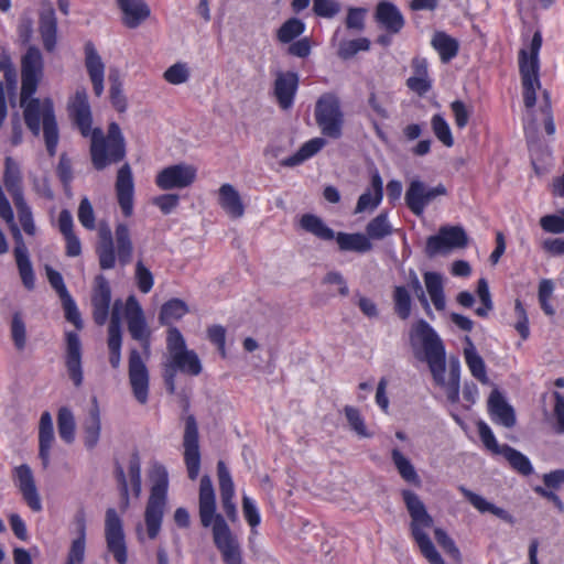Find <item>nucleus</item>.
<instances>
[{
  "label": "nucleus",
  "mask_w": 564,
  "mask_h": 564,
  "mask_svg": "<svg viewBox=\"0 0 564 564\" xmlns=\"http://www.w3.org/2000/svg\"><path fill=\"white\" fill-rule=\"evenodd\" d=\"M410 343L414 351L422 350L433 380L442 388L451 403L459 400L460 366L456 358L449 360L446 369L445 348L434 329L423 319L416 322L410 332ZM417 356V352H415Z\"/></svg>",
  "instance_id": "1"
},
{
  "label": "nucleus",
  "mask_w": 564,
  "mask_h": 564,
  "mask_svg": "<svg viewBox=\"0 0 564 564\" xmlns=\"http://www.w3.org/2000/svg\"><path fill=\"white\" fill-rule=\"evenodd\" d=\"M199 518L202 525H213L214 543L225 564H242V553L237 538L231 533L221 514L216 513V499L212 480L203 476L199 486Z\"/></svg>",
  "instance_id": "2"
},
{
  "label": "nucleus",
  "mask_w": 564,
  "mask_h": 564,
  "mask_svg": "<svg viewBox=\"0 0 564 564\" xmlns=\"http://www.w3.org/2000/svg\"><path fill=\"white\" fill-rule=\"evenodd\" d=\"M162 378L169 393L176 391V376L182 373L197 377L203 364L197 352L187 347L186 340L176 327H170L166 334V348L161 365Z\"/></svg>",
  "instance_id": "3"
},
{
  "label": "nucleus",
  "mask_w": 564,
  "mask_h": 564,
  "mask_svg": "<svg viewBox=\"0 0 564 564\" xmlns=\"http://www.w3.org/2000/svg\"><path fill=\"white\" fill-rule=\"evenodd\" d=\"M96 253L99 267L102 270L113 269L117 259L121 265L128 264L133 253V242L128 225L123 223L117 224L112 235L107 224H100L98 227Z\"/></svg>",
  "instance_id": "4"
},
{
  "label": "nucleus",
  "mask_w": 564,
  "mask_h": 564,
  "mask_svg": "<svg viewBox=\"0 0 564 564\" xmlns=\"http://www.w3.org/2000/svg\"><path fill=\"white\" fill-rule=\"evenodd\" d=\"M20 106L23 108V117L29 130L39 137L43 128L47 152L51 156L55 155L58 129L52 100L20 95Z\"/></svg>",
  "instance_id": "5"
},
{
  "label": "nucleus",
  "mask_w": 564,
  "mask_h": 564,
  "mask_svg": "<svg viewBox=\"0 0 564 564\" xmlns=\"http://www.w3.org/2000/svg\"><path fill=\"white\" fill-rule=\"evenodd\" d=\"M402 497L411 517L410 529L412 536L422 555L430 564H445L429 536V530L432 529L434 521L426 511L424 503L416 494L410 490H403Z\"/></svg>",
  "instance_id": "6"
},
{
  "label": "nucleus",
  "mask_w": 564,
  "mask_h": 564,
  "mask_svg": "<svg viewBox=\"0 0 564 564\" xmlns=\"http://www.w3.org/2000/svg\"><path fill=\"white\" fill-rule=\"evenodd\" d=\"M90 156L95 169L104 170L126 155L124 138L116 122L108 126L107 134L100 129L90 130Z\"/></svg>",
  "instance_id": "7"
},
{
  "label": "nucleus",
  "mask_w": 564,
  "mask_h": 564,
  "mask_svg": "<svg viewBox=\"0 0 564 564\" xmlns=\"http://www.w3.org/2000/svg\"><path fill=\"white\" fill-rule=\"evenodd\" d=\"M3 184L12 197L22 229L26 235L34 236L36 226L32 210L24 198L21 169L11 156L4 160Z\"/></svg>",
  "instance_id": "8"
},
{
  "label": "nucleus",
  "mask_w": 564,
  "mask_h": 564,
  "mask_svg": "<svg viewBox=\"0 0 564 564\" xmlns=\"http://www.w3.org/2000/svg\"><path fill=\"white\" fill-rule=\"evenodd\" d=\"M153 485L145 508V525L150 539H155L160 532L164 513L166 491H167V471L163 466H154L151 471Z\"/></svg>",
  "instance_id": "9"
},
{
  "label": "nucleus",
  "mask_w": 564,
  "mask_h": 564,
  "mask_svg": "<svg viewBox=\"0 0 564 564\" xmlns=\"http://www.w3.org/2000/svg\"><path fill=\"white\" fill-rule=\"evenodd\" d=\"M314 118L323 135L332 139H339L343 135L345 116L337 94L324 93L318 97Z\"/></svg>",
  "instance_id": "10"
},
{
  "label": "nucleus",
  "mask_w": 564,
  "mask_h": 564,
  "mask_svg": "<svg viewBox=\"0 0 564 564\" xmlns=\"http://www.w3.org/2000/svg\"><path fill=\"white\" fill-rule=\"evenodd\" d=\"M128 378L134 399L145 404L149 399L150 373L145 360L135 348L129 351Z\"/></svg>",
  "instance_id": "11"
},
{
  "label": "nucleus",
  "mask_w": 564,
  "mask_h": 564,
  "mask_svg": "<svg viewBox=\"0 0 564 564\" xmlns=\"http://www.w3.org/2000/svg\"><path fill=\"white\" fill-rule=\"evenodd\" d=\"M44 73V62L40 50L30 46L21 59V95L32 96L39 86Z\"/></svg>",
  "instance_id": "12"
},
{
  "label": "nucleus",
  "mask_w": 564,
  "mask_h": 564,
  "mask_svg": "<svg viewBox=\"0 0 564 564\" xmlns=\"http://www.w3.org/2000/svg\"><path fill=\"white\" fill-rule=\"evenodd\" d=\"M468 237L459 226L441 227L438 234L431 236L426 241V253L433 257L437 253H446L453 249L465 248Z\"/></svg>",
  "instance_id": "13"
},
{
  "label": "nucleus",
  "mask_w": 564,
  "mask_h": 564,
  "mask_svg": "<svg viewBox=\"0 0 564 564\" xmlns=\"http://www.w3.org/2000/svg\"><path fill=\"white\" fill-rule=\"evenodd\" d=\"M184 462L189 479L195 480L200 468V453L198 444V426L195 417L189 414L184 419Z\"/></svg>",
  "instance_id": "14"
},
{
  "label": "nucleus",
  "mask_w": 564,
  "mask_h": 564,
  "mask_svg": "<svg viewBox=\"0 0 564 564\" xmlns=\"http://www.w3.org/2000/svg\"><path fill=\"white\" fill-rule=\"evenodd\" d=\"M105 538L108 551L119 564L128 561L122 521L117 511L109 508L105 518Z\"/></svg>",
  "instance_id": "15"
},
{
  "label": "nucleus",
  "mask_w": 564,
  "mask_h": 564,
  "mask_svg": "<svg viewBox=\"0 0 564 564\" xmlns=\"http://www.w3.org/2000/svg\"><path fill=\"white\" fill-rule=\"evenodd\" d=\"M446 194V187L443 184H438L435 187L429 188L426 185L419 181H411L405 192V203L410 210L421 216L424 213L425 207L437 196Z\"/></svg>",
  "instance_id": "16"
},
{
  "label": "nucleus",
  "mask_w": 564,
  "mask_h": 564,
  "mask_svg": "<svg viewBox=\"0 0 564 564\" xmlns=\"http://www.w3.org/2000/svg\"><path fill=\"white\" fill-rule=\"evenodd\" d=\"M128 330L133 339L141 343L147 357L150 354L151 332L145 323L143 311L134 296L128 297L124 305Z\"/></svg>",
  "instance_id": "17"
},
{
  "label": "nucleus",
  "mask_w": 564,
  "mask_h": 564,
  "mask_svg": "<svg viewBox=\"0 0 564 564\" xmlns=\"http://www.w3.org/2000/svg\"><path fill=\"white\" fill-rule=\"evenodd\" d=\"M69 117L84 137H89L91 129V110L86 88L78 87L67 102Z\"/></svg>",
  "instance_id": "18"
},
{
  "label": "nucleus",
  "mask_w": 564,
  "mask_h": 564,
  "mask_svg": "<svg viewBox=\"0 0 564 564\" xmlns=\"http://www.w3.org/2000/svg\"><path fill=\"white\" fill-rule=\"evenodd\" d=\"M196 169L188 164H175L163 169L156 175L155 183L163 189L184 188L194 183Z\"/></svg>",
  "instance_id": "19"
},
{
  "label": "nucleus",
  "mask_w": 564,
  "mask_h": 564,
  "mask_svg": "<svg viewBox=\"0 0 564 564\" xmlns=\"http://www.w3.org/2000/svg\"><path fill=\"white\" fill-rule=\"evenodd\" d=\"M14 484L22 495L23 500L33 511H41L42 503L35 485L32 469L29 465L22 464L13 470Z\"/></svg>",
  "instance_id": "20"
},
{
  "label": "nucleus",
  "mask_w": 564,
  "mask_h": 564,
  "mask_svg": "<svg viewBox=\"0 0 564 564\" xmlns=\"http://www.w3.org/2000/svg\"><path fill=\"white\" fill-rule=\"evenodd\" d=\"M123 304L121 301H116L112 306L110 324L108 327V349L109 362L113 369H118L121 365V327H120V311Z\"/></svg>",
  "instance_id": "21"
},
{
  "label": "nucleus",
  "mask_w": 564,
  "mask_h": 564,
  "mask_svg": "<svg viewBox=\"0 0 564 564\" xmlns=\"http://www.w3.org/2000/svg\"><path fill=\"white\" fill-rule=\"evenodd\" d=\"M65 365L74 386L80 387L84 380L82 368V344L78 335L75 333H67L66 335Z\"/></svg>",
  "instance_id": "22"
},
{
  "label": "nucleus",
  "mask_w": 564,
  "mask_h": 564,
  "mask_svg": "<svg viewBox=\"0 0 564 564\" xmlns=\"http://www.w3.org/2000/svg\"><path fill=\"white\" fill-rule=\"evenodd\" d=\"M116 193L123 215L130 217L133 213V177L129 164H123L117 173Z\"/></svg>",
  "instance_id": "23"
},
{
  "label": "nucleus",
  "mask_w": 564,
  "mask_h": 564,
  "mask_svg": "<svg viewBox=\"0 0 564 564\" xmlns=\"http://www.w3.org/2000/svg\"><path fill=\"white\" fill-rule=\"evenodd\" d=\"M299 85V76L294 72H278L273 93L280 108L286 110L293 105L294 96Z\"/></svg>",
  "instance_id": "24"
},
{
  "label": "nucleus",
  "mask_w": 564,
  "mask_h": 564,
  "mask_svg": "<svg viewBox=\"0 0 564 564\" xmlns=\"http://www.w3.org/2000/svg\"><path fill=\"white\" fill-rule=\"evenodd\" d=\"M217 203L224 213L231 219L242 218L246 205L239 191L231 184H223L217 192Z\"/></svg>",
  "instance_id": "25"
},
{
  "label": "nucleus",
  "mask_w": 564,
  "mask_h": 564,
  "mask_svg": "<svg viewBox=\"0 0 564 564\" xmlns=\"http://www.w3.org/2000/svg\"><path fill=\"white\" fill-rule=\"evenodd\" d=\"M111 292L104 275H97L91 296L93 316L98 325H104L108 318Z\"/></svg>",
  "instance_id": "26"
},
{
  "label": "nucleus",
  "mask_w": 564,
  "mask_h": 564,
  "mask_svg": "<svg viewBox=\"0 0 564 564\" xmlns=\"http://www.w3.org/2000/svg\"><path fill=\"white\" fill-rule=\"evenodd\" d=\"M121 12V21L124 26L135 29L140 26L151 14L150 7L144 0H116Z\"/></svg>",
  "instance_id": "27"
},
{
  "label": "nucleus",
  "mask_w": 564,
  "mask_h": 564,
  "mask_svg": "<svg viewBox=\"0 0 564 564\" xmlns=\"http://www.w3.org/2000/svg\"><path fill=\"white\" fill-rule=\"evenodd\" d=\"M463 356L470 375L481 384L494 386L487 373V366L469 336L464 339Z\"/></svg>",
  "instance_id": "28"
},
{
  "label": "nucleus",
  "mask_w": 564,
  "mask_h": 564,
  "mask_svg": "<svg viewBox=\"0 0 564 564\" xmlns=\"http://www.w3.org/2000/svg\"><path fill=\"white\" fill-rule=\"evenodd\" d=\"M488 411L495 423L505 427H512L516 424L513 408L506 401L501 392L495 387L488 398Z\"/></svg>",
  "instance_id": "29"
},
{
  "label": "nucleus",
  "mask_w": 564,
  "mask_h": 564,
  "mask_svg": "<svg viewBox=\"0 0 564 564\" xmlns=\"http://www.w3.org/2000/svg\"><path fill=\"white\" fill-rule=\"evenodd\" d=\"M85 66L96 96L104 91L105 64L93 43L85 45Z\"/></svg>",
  "instance_id": "30"
},
{
  "label": "nucleus",
  "mask_w": 564,
  "mask_h": 564,
  "mask_svg": "<svg viewBox=\"0 0 564 564\" xmlns=\"http://www.w3.org/2000/svg\"><path fill=\"white\" fill-rule=\"evenodd\" d=\"M39 31L46 51L51 52L56 45L57 21L50 1L42 3Z\"/></svg>",
  "instance_id": "31"
},
{
  "label": "nucleus",
  "mask_w": 564,
  "mask_h": 564,
  "mask_svg": "<svg viewBox=\"0 0 564 564\" xmlns=\"http://www.w3.org/2000/svg\"><path fill=\"white\" fill-rule=\"evenodd\" d=\"M376 21L389 33L397 34L404 26L401 11L390 1H380L375 12Z\"/></svg>",
  "instance_id": "32"
},
{
  "label": "nucleus",
  "mask_w": 564,
  "mask_h": 564,
  "mask_svg": "<svg viewBox=\"0 0 564 564\" xmlns=\"http://www.w3.org/2000/svg\"><path fill=\"white\" fill-rule=\"evenodd\" d=\"M539 72L540 68L519 67L523 104L529 111H531L536 104L538 91H544L542 90Z\"/></svg>",
  "instance_id": "33"
},
{
  "label": "nucleus",
  "mask_w": 564,
  "mask_h": 564,
  "mask_svg": "<svg viewBox=\"0 0 564 564\" xmlns=\"http://www.w3.org/2000/svg\"><path fill=\"white\" fill-rule=\"evenodd\" d=\"M217 473L224 511L231 521H235L237 519V510L232 501L235 495V487L230 473L227 469L225 463L221 460L218 462L217 464Z\"/></svg>",
  "instance_id": "34"
},
{
  "label": "nucleus",
  "mask_w": 564,
  "mask_h": 564,
  "mask_svg": "<svg viewBox=\"0 0 564 564\" xmlns=\"http://www.w3.org/2000/svg\"><path fill=\"white\" fill-rule=\"evenodd\" d=\"M55 441L53 420L50 412L42 413L39 423V457L42 460L43 468H47L51 458V448Z\"/></svg>",
  "instance_id": "35"
},
{
  "label": "nucleus",
  "mask_w": 564,
  "mask_h": 564,
  "mask_svg": "<svg viewBox=\"0 0 564 564\" xmlns=\"http://www.w3.org/2000/svg\"><path fill=\"white\" fill-rule=\"evenodd\" d=\"M383 196V183L378 172L371 176V188L367 189L358 198L355 214L375 210L381 203Z\"/></svg>",
  "instance_id": "36"
},
{
  "label": "nucleus",
  "mask_w": 564,
  "mask_h": 564,
  "mask_svg": "<svg viewBox=\"0 0 564 564\" xmlns=\"http://www.w3.org/2000/svg\"><path fill=\"white\" fill-rule=\"evenodd\" d=\"M458 489L463 494V496L469 501V503L479 512H489L503 521H507L509 523L513 522L512 516L505 509L492 505L491 502L487 501L482 496L467 489L464 486H459Z\"/></svg>",
  "instance_id": "37"
},
{
  "label": "nucleus",
  "mask_w": 564,
  "mask_h": 564,
  "mask_svg": "<svg viewBox=\"0 0 564 564\" xmlns=\"http://www.w3.org/2000/svg\"><path fill=\"white\" fill-rule=\"evenodd\" d=\"M335 238L341 251L365 253L370 251L373 247L366 234L338 232Z\"/></svg>",
  "instance_id": "38"
},
{
  "label": "nucleus",
  "mask_w": 564,
  "mask_h": 564,
  "mask_svg": "<svg viewBox=\"0 0 564 564\" xmlns=\"http://www.w3.org/2000/svg\"><path fill=\"white\" fill-rule=\"evenodd\" d=\"M424 284L434 307L437 311H443L446 306V300L442 275L436 272H425Z\"/></svg>",
  "instance_id": "39"
},
{
  "label": "nucleus",
  "mask_w": 564,
  "mask_h": 564,
  "mask_svg": "<svg viewBox=\"0 0 564 564\" xmlns=\"http://www.w3.org/2000/svg\"><path fill=\"white\" fill-rule=\"evenodd\" d=\"M325 144L326 141L323 138L311 139L307 142H305L295 154L284 159L282 161V165L289 167L296 166L303 163L304 161L308 160L313 155H315L319 150H322L325 147Z\"/></svg>",
  "instance_id": "40"
},
{
  "label": "nucleus",
  "mask_w": 564,
  "mask_h": 564,
  "mask_svg": "<svg viewBox=\"0 0 564 564\" xmlns=\"http://www.w3.org/2000/svg\"><path fill=\"white\" fill-rule=\"evenodd\" d=\"M101 423H100V410L97 400H93V405L88 412V419L85 423V444L88 448H93L97 445L100 436Z\"/></svg>",
  "instance_id": "41"
},
{
  "label": "nucleus",
  "mask_w": 564,
  "mask_h": 564,
  "mask_svg": "<svg viewBox=\"0 0 564 564\" xmlns=\"http://www.w3.org/2000/svg\"><path fill=\"white\" fill-rule=\"evenodd\" d=\"M301 227L307 232L322 240H333L335 232L317 216L312 214L303 215L300 220Z\"/></svg>",
  "instance_id": "42"
},
{
  "label": "nucleus",
  "mask_w": 564,
  "mask_h": 564,
  "mask_svg": "<svg viewBox=\"0 0 564 564\" xmlns=\"http://www.w3.org/2000/svg\"><path fill=\"white\" fill-rule=\"evenodd\" d=\"M432 45L438 52L441 59L445 63L455 57L458 52V42L444 32L434 34Z\"/></svg>",
  "instance_id": "43"
},
{
  "label": "nucleus",
  "mask_w": 564,
  "mask_h": 564,
  "mask_svg": "<svg viewBox=\"0 0 564 564\" xmlns=\"http://www.w3.org/2000/svg\"><path fill=\"white\" fill-rule=\"evenodd\" d=\"M542 46V34L540 31H536L533 34L530 53L527 50L522 48L519 52V67L525 68H540L539 53Z\"/></svg>",
  "instance_id": "44"
},
{
  "label": "nucleus",
  "mask_w": 564,
  "mask_h": 564,
  "mask_svg": "<svg viewBox=\"0 0 564 564\" xmlns=\"http://www.w3.org/2000/svg\"><path fill=\"white\" fill-rule=\"evenodd\" d=\"M500 455L503 456L510 466L519 474L528 476L533 471L529 458L509 445H505Z\"/></svg>",
  "instance_id": "45"
},
{
  "label": "nucleus",
  "mask_w": 564,
  "mask_h": 564,
  "mask_svg": "<svg viewBox=\"0 0 564 564\" xmlns=\"http://www.w3.org/2000/svg\"><path fill=\"white\" fill-rule=\"evenodd\" d=\"M349 429L356 433L357 436L362 438L372 437V433L367 429L366 422L360 411L351 405L344 406L343 410Z\"/></svg>",
  "instance_id": "46"
},
{
  "label": "nucleus",
  "mask_w": 564,
  "mask_h": 564,
  "mask_svg": "<svg viewBox=\"0 0 564 564\" xmlns=\"http://www.w3.org/2000/svg\"><path fill=\"white\" fill-rule=\"evenodd\" d=\"M392 234V226L386 213H380L366 226V235L370 239L381 240Z\"/></svg>",
  "instance_id": "47"
},
{
  "label": "nucleus",
  "mask_w": 564,
  "mask_h": 564,
  "mask_svg": "<svg viewBox=\"0 0 564 564\" xmlns=\"http://www.w3.org/2000/svg\"><path fill=\"white\" fill-rule=\"evenodd\" d=\"M305 31V24L303 21L296 18L288 19L276 30V40L282 44L293 42Z\"/></svg>",
  "instance_id": "48"
},
{
  "label": "nucleus",
  "mask_w": 564,
  "mask_h": 564,
  "mask_svg": "<svg viewBox=\"0 0 564 564\" xmlns=\"http://www.w3.org/2000/svg\"><path fill=\"white\" fill-rule=\"evenodd\" d=\"M188 312V307L182 300L173 299L163 304L160 312V322L169 325L182 318Z\"/></svg>",
  "instance_id": "49"
},
{
  "label": "nucleus",
  "mask_w": 564,
  "mask_h": 564,
  "mask_svg": "<svg viewBox=\"0 0 564 564\" xmlns=\"http://www.w3.org/2000/svg\"><path fill=\"white\" fill-rule=\"evenodd\" d=\"M86 528L84 521L78 523V536L73 540L66 564H82L85 560L86 551Z\"/></svg>",
  "instance_id": "50"
},
{
  "label": "nucleus",
  "mask_w": 564,
  "mask_h": 564,
  "mask_svg": "<svg viewBox=\"0 0 564 564\" xmlns=\"http://www.w3.org/2000/svg\"><path fill=\"white\" fill-rule=\"evenodd\" d=\"M391 457L400 476L408 482L420 485V478L411 462L397 448L392 449Z\"/></svg>",
  "instance_id": "51"
},
{
  "label": "nucleus",
  "mask_w": 564,
  "mask_h": 564,
  "mask_svg": "<svg viewBox=\"0 0 564 564\" xmlns=\"http://www.w3.org/2000/svg\"><path fill=\"white\" fill-rule=\"evenodd\" d=\"M58 434L63 441L70 444L75 438V419L68 408H61L57 414Z\"/></svg>",
  "instance_id": "52"
},
{
  "label": "nucleus",
  "mask_w": 564,
  "mask_h": 564,
  "mask_svg": "<svg viewBox=\"0 0 564 564\" xmlns=\"http://www.w3.org/2000/svg\"><path fill=\"white\" fill-rule=\"evenodd\" d=\"M555 290V284L550 279H542L539 283L538 290V299L542 311L549 315L553 316L555 314L554 307L551 305V300L553 297Z\"/></svg>",
  "instance_id": "53"
},
{
  "label": "nucleus",
  "mask_w": 564,
  "mask_h": 564,
  "mask_svg": "<svg viewBox=\"0 0 564 564\" xmlns=\"http://www.w3.org/2000/svg\"><path fill=\"white\" fill-rule=\"evenodd\" d=\"M10 330L15 348L22 350L26 344V326L20 312L13 314Z\"/></svg>",
  "instance_id": "54"
},
{
  "label": "nucleus",
  "mask_w": 564,
  "mask_h": 564,
  "mask_svg": "<svg viewBox=\"0 0 564 564\" xmlns=\"http://www.w3.org/2000/svg\"><path fill=\"white\" fill-rule=\"evenodd\" d=\"M191 76L189 67L186 63H175L163 73V78L172 85L185 84Z\"/></svg>",
  "instance_id": "55"
},
{
  "label": "nucleus",
  "mask_w": 564,
  "mask_h": 564,
  "mask_svg": "<svg viewBox=\"0 0 564 564\" xmlns=\"http://www.w3.org/2000/svg\"><path fill=\"white\" fill-rule=\"evenodd\" d=\"M370 42L366 37H360L350 41H343L338 47V56L343 59L351 58L359 51H368Z\"/></svg>",
  "instance_id": "56"
},
{
  "label": "nucleus",
  "mask_w": 564,
  "mask_h": 564,
  "mask_svg": "<svg viewBox=\"0 0 564 564\" xmlns=\"http://www.w3.org/2000/svg\"><path fill=\"white\" fill-rule=\"evenodd\" d=\"M394 310L400 318L406 319L411 314V297L408 290L397 286L393 292Z\"/></svg>",
  "instance_id": "57"
},
{
  "label": "nucleus",
  "mask_w": 564,
  "mask_h": 564,
  "mask_svg": "<svg viewBox=\"0 0 564 564\" xmlns=\"http://www.w3.org/2000/svg\"><path fill=\"white\" fill-rule=\"evenodd\" d=\"M431 126L436 138L445 145L452 147L454 139L448 123L441 115H434L431 120Z\"/></svg>",
  "instance_id": "58"
},
{
  "label": "nucleus",
  "mask_w": 564,
  "mask_h": 564,
  "mask_svg": "<svg viewBox=\"0 0 564 564\" xmlns=\"http://www.w3.org/2000/svg\"><path fill=\"white\" fill-rule=\"evenodd\" d=\"M477 295L482 304L481 307L476 310V314L480 317H486L488 313L492 310L494 304L491 301V295L488 286V282L486 279L481 278L477 283Z\"/></svg>",
  "instance_id": "59"
},
{
  "label": "nucleus",
  "mask_w": 564,
  "mask_h": 564,
  "mask_svg": "<svg viewBox=\"0 0 564 564\" xmlns=\"http://www.w3.org/2000/svg\"><path fill=\"white\" fill-rule=\"evenodd\" d=\"M14 259H15L18 271H19V274H20L23 285L28 290H33L34 284H35V276H34L32 263L30 261V257L25 256V257H20V258H14Z\"/></svg>",
  "instance_id": "60"
},
{
  "label": "nucleus",
  "mask_w": 564,
  "mask_h": 564,
  "mask_svg": "<svg viewBox=\"0 0 564 564\" xmlns=\"http://www.w3.org/2000/svg\"><path fill=\"white\" fill-rule=\"evenodd\" d=\"M128 476L135 497L141 494V462L138 454H132L128 464Z\"/></svg>",
  "instance_id": "61"
},
{
  "label": "nucleus",
  "mask_w": 564,
  "mask_h": 564,
  "mask_svg": "<svg viewBox=\"0 0 564 564\" xmlns=\"http://www.w3.org/2000/svg\"><path fill=\"white\" fill-rule=\"evenodd\" d=\"M134 276L138 289L144 294L149 293L153 286L154 279L151 271L144 265L142 261L137 262Z\"/></svg>",
  "instance_id": "62"
},
{
  "label": "nucleus",
  "mask_w": 564,
  "mask_h": 564,
  "mask_svg": "<svg viewBox=\"0 0 564 564\" xmlns=\"http://www.w3.org/2000/svg\"><path fill=\"white\" fill-rule=\"evenodd\" d=\"M451 110L453 112L456 127L458 129H464L468 124L473 107L467 106L462 100H455L451 104Z\"/></svg>",
  "instance_id": "63"
},
{
  "label": "nucleus",
  "mask_w": 564,
  "mask_h": 564,
  "mask_svg": "<svg viewBox=\"0 0 564 564\" xmlns=\"http://www.w3.org/2000/svg\"><path fill=\"white\" fill-rule=\"evenodd\" d=\"M540 226L546 232H564V209L556 215H545L540 218Z\"/></svg>",
  "instance_id": "64"
}]
</instances>
